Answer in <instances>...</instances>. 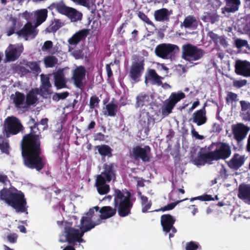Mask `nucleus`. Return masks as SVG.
Wrapping results in <instances>:
<instances>
[{
    "instance_id": "obj_1",
    "label": "nucleus",
    "mask_w": 250,
    "mask_h": 250,
    "mask_svg": "<svg viewBox=\"0 0 250 250\" xmlns=\"http://www.w3.org/2000/svg\"><path fill=\"white\" fill-rule=\"evenodd\" d=\"M27 125L30 132L23 136L21 142L23 164L27 168L40 171L45 167L46 160L42 155L39 123L30 117Z\"/></svg>"
},
{
    "instance_id": "obj_2",
    "label": "nucleus",
    "mask_w": 250,
    "mask_h": 250,
    "mask_svg": "<svg viewBox=\"0 0 250 250\" xmlns=\"http://www.w3.org/2000/svg\"><path fill=\"white\" fill-rule=\"evenodd\" d=\"M126 195L120 189H114V208L110 206H104L100 208L99 212L101 213L98 219L105 220L114 216L118 210V213L120 217H124L131 213V209L133 203L131 201V194L126 190Z\"/></svg>"
},
{
    "instance_id": "obj_3",
    "label": "nucleus",
    "mask_w": 250,
    "mask_h": 250,
    "mask_svg": "<svg viewBox=\"0 0 250 250\" xmlns=\"http://www.w3.org/2000/svg\"><path fill=\"white\" fill-rule=\"evenodd\" d=\"M0 199L4 201L17 212L27 211V202L24 194L16 188H3L0 191Z\"/></svg>"
},
{
    "instance_id": "obj_4",
    "label": "nucleus",
    "mask_w": 250,
    "mask_h": 250,
    "mask_svg": "<svg viewBox=\"0 0 250 250\" xmlns=\"http://www.w3.org/2000/svg\"><path fill=\"white\" fill-rule=\"evenodd\" d=\"M116 166L114 163L104 164V171L97 176L95 186L100 194H106L109 191L110 187L106 183H109L112 179L115 178Z\"/></svg>"
},
{
    "instance_id": "obj_5",
    "label": "nucleus",
    "mask_w": 250,
    "mask_h": 250,
    "mask_svg": "<svg viewBox=\"0 0 250 250\" xmlns=\"http://www.w3.org/2000/svg\"><path fill=\"white\" fill-rule=\"evenodd\" d=\"M182 58L188 62L200 60L205 54V51L189 43L182 45Z\"/></svg>"
},
{
    "instance_id": "obj_6",
    "label": "nucleus",
    "mask_w": 250,
    "mask_h": 250,
    "mask_svg": "<svg viewBox=\"0 0 250 250\" xmlns=\"http://www.w3.org/2000/svg\"><path fill=\"white\" fill-rule=\"evenodd\" d=\"M179 51L180 48L177 45L171 43L160 44L155 49L156 55L163 59H172Z\"/></svg>"
},
{
    "instance_id": "obj_7",
    "label": "nucleus",
    "mask_w": 250,
    "mask_h": 250,
    "mask_svg": "<svg viewBox=\"0 0 250 250\" xmlns=\"http://www.w3.org/2000/svg\"><path fill=\"white\" fill-rule=\"evenodd\" d=\"M145 70V62L143 57L134 56L129 71V77L131 80L137 83L140 81Z\"/></svg>"
},
{
    "instance_id": "obj_8",
    "label": "nucleus",
    "mask_w": 250,
    "mask_h": 250,
    "mask_svg": "<svg viewBox=\"0 0 250 250\" xmlns=\"http://www.w3.org/2000/svg\"><path fill=\"white\" fill-rule=\"evenodd\" d=\"M22 128L23 126L20 120L15 117H8L5 120L4 131L7 138L17 134Z\"/></svg>"
},
{
    "instance_id": "obj_9",
    "label": "nucleus",
    "mask_w": 250,
    "mask_h": 250,
    "mask_svg": "<svg viewBox=\"0 0 250 250\" xmlns=\"http://www.w3.org/2000/svg\"><path fill=\"white\" fill-rule=\"evenodd\" d=\"M130 157L136 161L141 160L143 162H149L150 161L151 148L149 146L142 147L141 146H136L129 152Z\"/></svg>"
},
{
    "instance_id": "obj_10",
    "label": "nucleus",
    "mask_w": 250,
    "mask_h": 250,
    "mask_svg": "<svg viewBox=\"0 0 250 250\" xmlns=\"http://www.w3.org/2000/svg\"><path fill=\"white\" fill-rule=\"evenodd\" d=\"M216 148L214 151H211L214 161L226 160L229 158L231 154L230 145L224 142H216L214 143Z\"/></svg>"
},
{
    "instance_id": "obj_11",
    "label": "nucleus",
    "mask_w": 250,
    "mask_h": 250,
    "mask_svg": "<svg viewBox=\"0 0 250 250\" xmlns=\"http://www.w3.org/2000/svg\"><path fill=\"white\" fill-rule=\"evenodd\" d=\"M86 69L84 66L80 65L73 70L71 77L74 85L83 90L84 89Z\"/></svg>"
},
{
    "instance_id": "obj_12",
    "label": "nucleus",
    "mask_w": 250,
    "mask_h": 250,
    "mask_svg": "<svg viewBox=\"0 0 250 250\" xmlns=\"http://www.w3.org/2000/svg\"><path fill=\"white\" fill-rule=\"evenodd\" d=\"M249 128L242 123H238L232 126V134L234 138L237 141H242L249 131Z\"/></svg>"
},
{
    "instance_id": "obj_13",
    "label": "nucleus",
    "mask_w": 250,
    "mask_h": 250,
    "mask_svg": "<svg viewBox=\"0 0 250 250\" xmlns=\"http://www.w3.org/2000/svg\"><path fill=\"white\" fill-rule=\"evenodd\" d=\"M246 160V157L245 155L235 153L231 158L226 163L228 167L230 169L237 170L244 165Z\"/></svg>"
},
{
    "instance_id": "obj_14",
    "label": "nucleus",
    "mask_w": 250,
    "mask_h": 250,
    "mask_svg": "<svg viewBox=\"0 0 250 250\" xmlns=\"http://www.w3.org/2000/svg\"><path fill=\"white\" fill-rule=\"evenodd\" d=\"M235 72L238 75L250 77V62L237 60L235 65Z\"/></svg>"
},
{
    "instance_id": "obj_15",
    "label": "nucleus",
    "mask_w": 250,
    "mask_h": 250,
    "mask_svg": "<svg viewBox=\"0 0 250 250\" xmlns=\"http://www.w3.org/2000/svg\"><path fill=\"white\" fill-rule=\"evenodd\" d=\"M206 106V104H205L202 108L195 111L192 115V122L196 124L198 126L203 125L207 122Z\"/></svg>"
},
{
    "instance_id": "obj_16",
    "label": "nucleus",
    "mask_w": 250,
    "mask_h": 250,
    "mask_svg": "<svg viewBox=\"0 0 250 250\" xmlns=\"http://www.w3.org/2000/svg\"><path fill=\"white\" fill-rule=\"evenodd\" d=\"M37 26H33L30 22H27L22 29L17 31L16 34L19 36L28 38L32 36V38H35L38 34V31L36 30Z\"/></svg>"
},
{
    "instance_id": "obj_17",
    "label": "nucleus",
    "mask_w": 250,
    "mask_h": 250,
    "mask_svg": "<svg viewBox=\"0 0 250 250\" xmlns=\"http://www.w3.org/2000/svg\"><path fill=\"white\" fill-rule=\"evenodd\" d=\"M237 196L245 203L250 204V184H240L238 188Z\"/></svg>"
},
{
    "instance_id": "obj_18",
    "label": "nucleus",
    "mask_w": 250,
    "mask_h": 250,
    "mask_svg": "<svg viewBox=\"0 0 250 250\" xmlns=\"http://www.w3.org/2000/svg\"><path fill=\"white\" fill-rule=\"evenodd\" d=\"M41 80L42 84L39 90L41 92V96L46 98L47 96L50 95L52 93L50 89L51 84L50 83L49 78L48 76L41 74Z\"/></svg>"
},
{
    "instance_id": "obj_19",
    "label": "nucleus",
    "mask_w": 250,
    "mask_h": 250,
    "mask_svg": "<svg viewBox=\"0 0 250 250\" xmlns=\"http://www.w3.org/2000/svg\"><path fill=\"white\" fill-rule=\"evenodd\" d=\"M163 78L159 76L155 69H150L148 70L147 74L145 77V83L146 84L148 82L152 85H161L162 84V79Z\"/></svg>"
},
{
    "instance_id": "obj_20",
    "label": "nucleus",
    "mask_w": 250,
    "mask_h": 250,
    "mask_svg": "<svg viewBox=\"0 0 250 250\" xmlns=\"http://www.w3.org/2000/svg\"><path fill=\"white\" fill-rule=\"evenodd\" d=\"M89 29H83L76 32L68 39V42L72 45H76L80 42L85 39L89 34Z\"/></svg>"
},
{
    "instance_id": "obj_21",
    "label": "nucleus",
    "mask_w": 250,
    "mask_h": 250,
    "mask_svg": "<svg viewBox=\"0 0 250 250\" xmlns=\"http://www.w3.org/2000/svg\"><path fill=\"white\" fill-rule=\"evenodd\" d=\"M214 159L211 151L204 153L199 152L196 157L193 160L194 163L197 166H204L206 163L211 164Z\"/></svg>"
},
{
    "instance_id": "obj_22",
    "label": "nucleus",
    "mask_w": 250,
    "mask_h": 250,
    "mask_svg": "<svg viewBox=\"0 0 250 250\" xmlns=\"http://www.w3.org/2000/svg\"><path fill=\"white\" fill-rule=\"evenodd\" d=\"M175 222V218L170 214H163L161 217V224L163 231L166 233L169 232L172 225Z\"/></svg>"
},
{
    "instance_id": "obj_23",
    "label": "nucleus",
    "mask_w": 250,
    "mask_h": 250,
    "mask_svg": "<svg viewBox=\"0 0 250 250\" xmlns=\"http://www.w3.org/2000/svg\"><path fill=\"white\" fill-rule=\"evenodd\" d=\"M41 95V92L38 88H35L30 90L26 94L25 98V104L22 107H27L35 104L38 101V95Z\"/></svg>"
},
{
    "instance_id": "obj_24",
    "label": "nucleus",
    "mask_w": 250,
    "mask_h": 250,
    "mask_svg": "<svg viewBox=\"0 0 250 250\" xmlns=\"http://www.w3.org/2000/svg\"><path fill=\"white\" fill-rule=\"evenodd\" d=\"M79 229H75L71 227L65 226L64 233L66 237V240L69 244L76 242H79L78 239Z\"/></svg>"
},
{
    "instance_id": "obj_25",
    "label": "nucleus",
    "mask_w": 250,
    "mask_h": 250,
    "mask_svg": "<svg viewBox=\"0 0 250 250\" xmlns=\"http://www.w3.org/2000/svg\"><path fill=\"white\" fill-rule=\"evenodd\" d=\"M54 84L58 89L66 87V81L62 70H58L54 74Z\"/></svg>"
},
{
    "instance_id": "obj_26",
    "label": "nucleus",
    "mask_w": 250,
    "mask_h": 250,
    "mask_svg": "<svg viewBox=\"0 0 250 250\" xmlns=\"http://www.w3.org/2000/svg\"><path fill=\"white\" fill-rule=\"evenodd\" d=\"M154 17L155 20L159 22L168 21L169 13L167 9L161 8L154 11Z\"/></svg>"
},
{
    "instance_id": "obj_27",
    "label": "nucleus",
    "mask_w": 250,
    "mask_h": 250,
    "mask_svg": "<svg viewBox=\"0 0 250 250\" xmlns=\"http://www.w3.org/2000/svg\"><path fill=\"white\" fill-rule=\"evenodd\" d=\"M241 108V114L243 120L245 122L250 121V103L249 102L242 100L240 101Z\"/></svg>"
},
{
    "instance_id": "obj_28",
    "label": "nucleus",
    "mask_w": 250,
    "mask_h": 250,
    "mask_svg": "<svg viewBox=\"0 0 250 250\" xmlns=\"http://www.w3.org/2000/svg\"><path fill=\"white\" fill-rule=\"evenodd\" d=\"M70 7L67 6L62 0L52 3L49 7L51 9H55L59 13L66 15Z\"/></svg>"
},
{
    "instance_id": "obj_29",
    "label": "nucleus",
    "mask_w": 250,
    "mask_h": 250,
    "mask_svg": "<svg viewBox=\"0 0 250 250\" xmlns=\"http://www.w3.org/2000/svg\"><path fill=\"white\" fill-rule=\"evenodd\" d=\"M95 149L98 150V153L103 158H105V157L109 158L112 156V152L113 149L108 145H98L95 146Z\"/></svg>"
},
{
    "instance_id": "obj_30",
    "label": "nucleus",
    "mask_w": 250,
    "mask_h": 250,
    "mask_svg": "<svg viewBox=\"0 0 250 250\" xmlns=\"http://www.w3.org/2000/svg\"><path fill=\"white\" fill-rule=\"evenodd\" d=\"M65 16H66L71 22H77L82 19L83 14L76 9L70 7Z\"/></svg>"
},
{
    "instance_id": "obj_31",
    "label": "nucleus",
    "mask_w": 250,
    "mask_h": 250,
    "mask_svg": "<svg viewBox=\"0 0 250 250\" xmlns=\"http://www.w3.org/2000/svg\"><path fill=\"white\" fill-rule=\"evenodd\" d=\"M150 99L148 95L141 93L136 97L135 106L136 107L147 106L149 104Z\"/></svg>"
},
{
    "instance_id": "obj_32",
    "label": "nucleus",
    "mask_w": 250,
    "mask_h": 250,
    "mask_svg": "<svg viewBox=\"0 0 250 250\" xmlns=\"http://www.w3.org/2000/svg\"><path fill=\"white\" fill-rule=\"evenodd\" d=\"M10 97L13 100L15 106L17 108H21V105L24 104L25 100L24 94L19 91H16L15 95L12 94Z\"/></svg>"
},
{
    "instance_id": "obj_33",
    "label": "nucleus",
    "mask_w": 250,
    "mask_h": 250,
    "mask_svg": "<svg viewBox=\"0 0 250 250\" xmlns=\"http://www.w3.org/2000/svg\"><path fill=\"white\" fill-rule=\"evenodd\" d=\"M48 11L46 9H42L37 11L35 12L36 21V26H38L46 20L47 17Z\"/></svg>"
},
{
    "instance_id": "obj_34",
    "label": "nucleus",
    "mask_w": 250,
    "mask_h": 250,
    "mask_svg": "<svg viewBox=\"0 0 250 250\" xmlns=\"http://www.w3.org/2000/svg\"><path fill=\"white\" fill-rule=\"evenodd\" d=\"M102 223L101 219H97L96 222H93L92 219L90 217L83 216L81 219L80 224L81 227H85L87 228L93 226V228Z\"/></svg>"
},
{
    "instance_id": "obj_35",
    "label": "nucleus",
    "mask_w": 250,
    "mask_h": 250,
    "mask_svg": "<svg viewBox=\"0 0 250 250\" xmlns=\"http://www.w3.org/2000/svg\"><path fill=\"white\" fill-rule=\"evenodd\" d=\"M20 55L21 53L16 47H11L9 48L8 51L5 52V57L8 62L14 61L17 60Z\"/></svg>"
},
{
    "instance_id": "obj_36",
    "label": "nucleus",
    "mask_w": 250,
    "mask_h": 250,
    "mask_svg": "<svg viewBox=\"0 0 250 250\" xmlns=\"http://www.w3.org/2000/svg\"><path fill=\"white\" fill-rule=\"evenodd\" d=\"M226 7L225 10L227 12H234L238 9V6L240 4L239 0H225Z\"/></svg>"
},
{
    "instance_id": "obj_37",
    "label": "nucleus",
    "mask_w": 250,
    "mask_h": 250,
    "mask_svg": "<svg viewBox=\"0 0 250 250\" xmlns=\"http://www.w3.org/2000/svg\"><path fill=\"white\" fill-rule=\"evenodd\" d=\"M185 98V94L182 92L172 93L167 101L175 106L178 102Z\"/></svg>"
},
{
    "instance_id": "obj_38",
    "label": "nucleus",
    "mask_w": 250,
    "mask_h": 250,
    "mask_svg": "<svg viewBox=\"0 0 250 250\" xmlns=\"http://www.w3.org/2000/svg\"><path fill=\"white\" fill-rule=\"evenodd\" d=\"M183 26L186 28H190L197 25L196 18L192 15H189L185 18L183 21Z\"/></svg>"
},
{
    "instance_id": "obj_39",
    "label": "nucleus",
    "mask_w": 250,
    "mask_h": 250,
    "mask_svg": "<svg viewBox=\"0 0 250 250\" xmlns=\"http://www.w3.org/2000/svg\"><path fill=\"white\" fill-rule=\"evenodd\" d=\"M63 25L60 20L54 19L52 23L46 28V30L50 33H54L62 26Z\"/></svg>"
},
{
    "instance_id": "obj_40",
    "label": "nucleus",
    "mask_w": 250,
    "mask_h": 250,
    "mask_svg": "<svg viewBox=\"0 0 250 250\" xmlns=\"http://www.w3.org/2000/svg\"><path fill=\"white\" fill-rule=\"evenodd\" d=\"M57 58L54 56H47L44 58V63L46 68H51L58 63Z\"/></svg>"
},
{
    "instance_id": "obj_41",
    "label": "nucleus",
    "mask_w": 250,
    "mask_h": 250,
    "mask_svg": "<svg viewBox=\"0 0 250 250\" xmlns=\"http://www.w3.org/2000/svg\"><path fill=\"white\" fill-rule=\"evenodd\" d=\"M10 146L8 140L5 138H0V150L2 153L6 154H9Z\"/></svg>"
},
{
    "instance_id": "obj_42",
    "label": "nucleus",
    "mask_w": 250,
    "mask_h": 250,
    "mask_svg": "<svg viewBox=\"0 0 250 250\" xmlns=\"http://www.w3.org/2000/svg\"><path fill=\"white\" fill-rule=\"evenodd\" d=\"M118 105L113 102L109 103L106 105V109L108 113V115L110 117H114L117 111Z\"/></svg>"
},
{
    "instance_id": "obj_43",
    "label": "nucleus",
    "mask_w": 250,
    "mask_h": 250,
    "mask_svg": "<svg viewBox=\"0 0 250 250\" xmlns=\"http://www.w3.org/2000/svg\"><path fill=\"white\" fill-rule=\"evenodd\" d=\"M225 100L226 103L228 104H231L232 105L233 102H236L238 101V96L236 93L229 91L227 93Z\"/></svg>"
},
{
    "instance_id": "obj_44",
    "label": "nucleus",
    "mask_w": 250,
    "mask_h": 250,
    "mask_svg": "<svg viewBox=\"0 0 250 250\" xmlns=\"http://www.w3.org/2000/svg\"><path fill=\"white\" fill-rule=\"evenodd\" d=\"M188 200L187 198L181 200H178L175 202L171 203L170 204H167L166 206H165L161 208H160L157 209L155 210V211L158 212V211H165L167 210H170L173 209L175 206L179 204L180 202H183L184 201Z\"/></svg>"
},
{
    "instance_id": "obj_45",
    "label": "nucleus",
    "mask_w": 250,
    "mask_h": 250,
    "mask_svg": "<svg viewBox=\"0 0 250 250\" xmlns=\"http://www.w3.org/2000/svg\"><path fill=\"white\" fill-rule=\"evenodd\" d=\"M174 107V106L167 101L166 103L165 106L162 108V114L163 117H165L167 116L169 114H170Z\"/></svg>"
},
{
    "instance_id": "obj_46",
    "label": "nucleus",
    "mask_w": 250,
    "mask_h": 250,
    "mask_svg": "<svg viewBox=\"0 0 250 250\" xmlns=\"http://www.w3.org/2000/svg\"><path fill=\"white\" fill-rule=\"evenodd\" d=\"M137 16L142 21L146 23L147 25L154 26V23L150 21L149 18L144 12L142 11H138Z\"/></svg>"
},
{
    "instance_id": "obj_47",
    "label": "nucleus",
    "mask_w": 250,
    "mask_h": 250,
    "mask_svg": "<svg viewBox=\"0 0 250 250\" xmlns=\"http://www.w3.org/2000/svg\"><path fill=\"white\" fill-rule=\"evenodd\" d=\"M25 65L33 72L39 73L41 71L39 64L36 62H28L25 64Z\"/></svg>"
},
{
    "instance_id": "obj_48",
    "label": "nucleus",
    "mask_w": 250,
    "mask_h": 250,
    "mask_svg": "<svg viewBox=\"0 0 250 250\" xmlns=\"http://www.w3.org/2000/svg\"><path fill=\"white\" fill-rule=\"evenodd\" d=\"M93 228V226H92L91 227H89V228L81 226L80 231L79 230V232H78L79 243L85 242V241L82 238V237L83 236L84 233L85 232L90 230Z\"/></svg>"
},
{
    "instance_id": "obj_49",
    "label": "nucleus",
    "mask_w": 250,
    "mask_h": 250,
    "mask_svg": "<svg viewBox=\"0 0 250 250\" xmlns=\"http://www.w3.org/2000/svg\"><path fill=\"white\" fill-rule=\"evenodd\" d=\"M100 100L96 95L92 96L90 98L89 107L91 109H93L99 106Z\"/></svg>"
},
{
    "instance_id": "obj_50",
    "label": "nucleus",
    "mask_w": 250,
    "mask_h": 250,
    "mask_svg": "<svg viewBox=\"0 0 250 250\" xmlns=\"http://www.w3.org/2000/svg\"><path fill=\"white\" fill-rule=\"evenodd\" d=\"M200 247L198 243L194 241H190L186 244V250H197Z\"/></svg>"
},
{
    "instance_id": "obj_51",
    "label": "nucleus",
    "mask_w": 250,
    "mask_h": 250,
    "mask_svg": "<svg viewBox=\"0 0 250 250\" xmlns=\"http://www.w3.org/2000/svg\"><path fill=\"white\" fill-rule=\"evenodd\" d=\"M191 201L196 200H200L202 201H214V199L212 197L211 195L204 194L202 196H199L198 197H194L191 198Z\"/></svg>"
},
{
    "instance_id": "obj_52",
    "label": "nucleus",
    "mask_w": 250,
    "mask_h": 250,
    "mask_svg": "<svg viewBox=\"0 0 250 250\" xmlns=\"http://www.w3.org/2000/svg\"><path fill=\"white\" fill-rule=\"evenodd\" d=\"M236 47L239 49L248 45V42L245 40L237 39L235 41Z\"/></svg>"
},
{
    "instance_id": "obj_53",
    "label": "nucleus",
    "mask_w": 250,
    "mask_h": 250,
    "mask_svg": "<svg viewBox=\"0 0 250 250\" xmlns=\"http://www.w3.org/2000/svg\"><path fill=\"white\" fill-rule=\"evenodd\" d=\"M247 83V81L246 80H234L233 82V85L235 87L240 88L245 85Z\"/></svg>"
},
{
    "instance_id": "obj_54",
    "label": "nucleus",
    "mask_w": 250,
    "mask_h": 250,
    "mask_svg": "<svg viewBox=\"0 0 250 250\" xmlns=\"http://www.w3.org/2000/svg\"><path fill=\"white\" fill-rule=\"evenodd\" d=\"M208 36L215 43H217L219 42V36L214 33L213 31H209L208 33Z\"/></svg>"
},
{
    "instance_id": "obj_55",
    "label": "nucleus",
    "mask_w": 250,
    "mask_h": 250,
    "mask_svg": "<svg viewBox=\"0 0 250 250\" xmlns=\"http://www.w3.org/2000/svg\"><path fill=\"white\" fill-rule=\"evenodd\" d=\"M18 235L15 233H11L7 235V239L10 243H16L17 241Z\"/></svg>"
},
{
    "instance_id": "obj_56",
    "label": "nucleus",
    "mask_w": 250,
    "mask_h": 250,
    "mask_svg": "<svg viewBox=\"0 0 250 250\" xmlns=\"http://www.w3.org/2000/svg\"><path fill=\"white\" fill-rule=\"evenodd\" d=\"M53 42L51 41H45L42 47V50H48L52 48Z\"/></svg>"
},
{
    "instance_id": "obj_57",
    "label": "nucleus",
    "mask_w": 250,
    "mask_h": 250,
    "mask_svg": "<svg viewBox=\"0 0 250 250\" xmlns=\"http://www.w3.org/2000/svg\"><path fill=\"white\" fill-rule=\"evenodd\" d=\"M192 128L191 130V133L193 137H195L196 139L199 140H202L204 138V136L201 135H199L198 133L195 130V128L193 125H191Z\"/></svg>"
},
{
    "instance_id": "obj_58",
    "label": "nucleus",
    "mask_w": 250,
    "mask_h": 250,
    "mask_svg": "<svg viewBox=\"0 0 250 250\" xmlns=\"http://www.w3.org/2000/svg\"><path fill=\"white\" fill-rule=\"evenodd\" d=\"M152 203L150 201L149 202L146 203V204H142V211L143 213H146L148 211V210L150 208Z\"/></svg>"
},
{
    "instance_id": "obj_59",
    "label": "nucleus",
    "mask_w": 250,
    "mask_h": 250,
    "mask_svg": "<svg viewBox=\"0 0 250 250\" xmlns=\"http://www.w3.org/2000/svg\"><path fill=\"white\" fill-rule=\"evenodd\" d=\"M16 22V21H15L13 23V26L8 28V31H7V35L8 36H10L15 33Z\"/></svg>"
},
{
    "instance_id": "obj_60",
    "label": "nucleus",
    "mask_w": 250,
    "mask_h": 250,
    "mask_svg": "<svg viewBox=\"0 0 250 250\" xmlns=\"http://www.w3.org/2000/svg\"><path fill=\"white\" fill-rule=\"evenodd\" d=\"M200 104V101L199 99H197L196 101L193 102L190 108H189L188 112H192L195 108H196Z\"/></svg>"
},
{
    "instance_id": "obj_61",
    "label": "nucleus",
    "mask_w": 250,
    "mask_h": 250,
    "mask_svg": "<svg viewBox=\"0 0 250 250\" xmlns=\"http://www.w3.org/2000/svg\"><path fill=\"white\" fill-rule=\"evenodd\" d=\"M104 136L101 132H99L94 136L95 140L103 141L104 140Z\"/></svg>"
},
{
    "instance_id": "obj_62",
    "label": "nucleus",
    "mask_w": 250,
    "mask_h": 250,
    "mask_svg": "<svg viewBox=\"0 0 250 250\" xmlns=\"http://www.w3.org/2000/svg\"><path fill=\"white\" fill-rule=\"evenodd\" d=\"M105 67L107 72V77L108 78L111 77L113 75V73L110 67V64H106Z\"/></svg>"
},
{
    "instance_id": "obj_63",
    "label": "nucleus",
    "mask_w": 250,
    "mask_h": 250,
    "mask_svg": "<svg viewBox=\"0 0 250 250\" xmlns=\"http://www.w3.org/2000/svg\"><path fill=\"white\" fill-rule=\"evenodd\" d=\"M211 23H214L219 20V16L216 15H212L209 17Z\"/></svg>"
},
{
    "instance_id": "obj_64",
    "label": "nucleus",
    "mask_w": 250,
    "mask_h": 250,
    "mask_svg": "<svg viewBox=\"0 0 250 250\" xmlns=\"http://www.w3.org/2000/svg\"><path fill=\"white\" fill-rule=\"evenodd\" d=\"M58 94L60 100L65 99L68 96L69 93L68 92H64L61 93H58Z\"/></svg>"
}]
</instances>
